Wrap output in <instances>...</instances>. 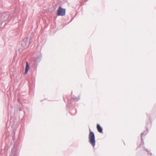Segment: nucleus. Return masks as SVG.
Instances as JSON below:
<instances>
[{
	"instance_id": "obj_1",
	"label": "nucleus",
	"mask_w": 156,
	"mask_h": 156,
	"mask_svg": "<svg viewBox=\"0 0 156 156\" xmlns=\"http://www.w3.org/2000/svg\"><path fill=\"white\" fill-rule=\"evenodd\" d=\"M90 133L89 135V142L94 147L95 145V136L93 132L89 129Z\"/></svg>"
},
{
	"instance_id": "obj_2",
	"label": "nucleus",
	"mask_w": 156,
	"mask_h": 156,
	"mask_svg": "<svg viewBox=\"0 0 156 156\" xmlns=\"http://www.w3.org/2000/svg\"><path fill=\"white\" fill-rule=\"evenodd\" d=\"M66 9L62 8L61 7L59 6L57 11L58 16H63L65 15Z\"/></svg>"
},
{
	"instance_id": "obj_3",
	"label": "nucleus",
	"mask_w": 156,
	"mask_h": 156,
	"mask_svg": "<svg viewBox=\"0 0 156 156\" xmlns=\"http://www.w3.org/2000/svg\"><path fill=\"white\" fill-rule=\"evenodd\" d=\"M9 17L8 15L5 14H2L0 13V27L2 25V23L5 21Z\"/></svg>"
},
{
	"instance_id": "obj_4",
	"label": "nucleus",
	"mask_w": 156,
	"mask_h": 156,
	"mask_svg": "<svg viewBox=\"0 0 156 156\" xmlns=\"http://www.w3.org/2000/svg\"><path fill=\"white\" fill-rule=\"evenodd\" d=\"M26 65L25 71V74H27L30 68L28 64V62H26Z\"/></svg>"
},
{
	"instance_id": "obj_5",
	"label": "nucleus",
	"mask_w": 156,
	"mask_h": 156,
	"mask_svg": "<svg viewBox=\"0 0 156 156\" xmlns=\"http://www.w3.org/2000/svg\"><path fill=\"white\" fill-rule=\"evenodd\" d=\"M97 129L98 131L100 133H102V132L103 129L101 127L99 124H97Z\"/></svg>"
},
{
	"instance_id": "obj_6",
	"label": "nucleus",
	"mask_w": 156,
	"mask_h": 156,
	"mask_svg": "<svg viewBox=\"0 0 156 156\" xmlns=\"http://www.w3.org/2000/svg\"><path fill=\"white\" fill-rule=\"evenodd\" d=\"M21 44L23 47H25L26 46L27 44L26 41H22Z\"/></svg>"
},
{
	"instance_id": "obj_7",
	"label": "nucleus",
	"mask_w": 156,
	"mask_h": 156,
	"mask_svg": "<svg viewBox=\"0 0 156 156\" xmlns=\"http://www.w3.org/2000/svg\"><path fill=\"white\" fill-rule=\"evenodd\" d=\"M147 132H143V133H142L141 134V140L142 141V136L143 135H145L147 134Z\"/></svg>"
},
{
	"instance_id": "obj_8",
	"label": "nucleus",
	"mask_w": 156,
	"mask_h": 156,
	"mask_svg": "<svg viewBox=\"0 0 156 156\" xmlns=\"http://www.w3.org/2000/svg\"><path fill=\"white\" fill-rule=\"evenodd\" d=\"M39 60V59H38V58H37L36 59V60Z\"/></svg>"
},
{
	"instance_id": "obj_9",
	"label": "nucleus",
	"mask_w": 156,
	"mask_h": 156,
	"mask_svg": "<svg viewBox=\"0 0 156 156\" xmlns=\"http://www.w3.org/2000/svg\"><path fill=\"white\" fill-rule=\"evenodd\" d=\"M69 102H69V101H68V103H69Z\"/></svg>"
}]
</instances>
